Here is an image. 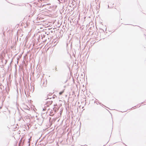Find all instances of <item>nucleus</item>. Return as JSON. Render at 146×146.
Returning a JSON list of instances; mask_svg holds the SVG:
<instances>
[{"label":"nucleus","instance_id":"obj_1","mask_svg":"<svg viewBox=\"0 0 146 146\" xmlns=\"http://www.w3.org/2000/svg\"><path fill=\"white\" fill-rule=\"evenodd\" d=\"M64 92V90H63L62 91L60 92L59 93L60 95H61Z\"/></svg>","mask_w":146,"mask_h":146},{"label":"nucleus","instance_id":"obj_2","mask_svg":"<svg viewBox=\"0 0 146 146\" xmlns=\"http://www.w3.org/2000/svg\"><path fill=\"white\" fill-rule=\"evenodd\" d=\"M52 101H51L50 102V104H52Z\"/></svg>","mask_w":146,"mask_h":146}]
</instances>
